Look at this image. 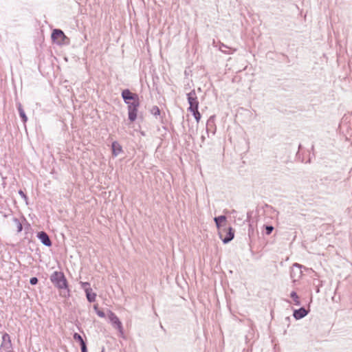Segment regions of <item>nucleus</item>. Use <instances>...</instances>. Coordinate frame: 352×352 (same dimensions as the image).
<instances>
[{"label":"nucleus","mask_w":352,"mask_h":352,"mask_svg":"<svg viewBox=\"0 0 352 352\" xmlns=\"http://www.w3.org/2000/svg\"><path fill=\"white\" fill-rule=\"evenodd\" d=\"M50 280L55 287L60 290V295L66 296V277L63 272L54 271L50 276Z\"/></svg>","instance_id":"nucleus-1"},{"label":"nucleus","mask_w":352,"mask_h":352,"mask_svg":"<svg viewBox=\"0 0 352 352\" xmlns=\"http://www.w3.org/2000/svg\"><path fill=\"white\" fill-rule=\"evenodd\" d=\"M219 237L224 243H227L232 241L234 236V230L231 227L221 228L219 230Z\"/></svg>","instance_id":"nucleus-2"},{"label":"nucleus","mask_w":352,"mask_h":352,"mask_svg":"<svg viewBox=\"0 0 352 352\" xmlns=\"http://www.w3.org/2000/svg\"><path fill=\"white\" fill-rule=\"evenodd\" d=\"M107 316L112 326L119 331L121 336H123L124 330L122 324L118 317L111 311H108Z\"/></svg>","instance_id":"nucleus-3"},{"label":"nucleus","mask_w":352,"mask_h":352,"mask_svg":"<svg viewBox=\"0 0 352 352\" xmlns=\"http://www.w3.org/2000/svg\"><path fill=\"white\" fill-rule=\"evenodd\" d=\"M51 38L54 43L61 45L66 36L63 30L60 29H54L52 32Z\"/></svg>","instance_id":"nucleus-4"},{"label":"nucleus","mask_w":352,"mask_h":352,"mask_svg":"<svg viewBox=\"0 0 352 352\" xmlns=\"http://www.w3.org/2000/svg\"><path fill=\"white\" fill-rule=\"evenodd\" d=\"M122 96L124 101L129 104H135L136 102H139V98L137 94H133L129 89L122 91Z\"/></svg>","instance_id":"nucleus-5"},{"label":"nucleus","mask_w":352,"mask_h":352,"mask_svg":"<svg viewBox=\"0 0 352 352\" xmlns=\"http://www.w3.org/2000/svg\"><path fill=\"white\" fill-rule=\"evenodd\" d=\"M188 101L189 103L188 110H192L193 109L199 107V101L195 90L191 91L187 95Z\"/></svg>","instance_id":"nucleus-6"},{"label":"nucleus","mask_w":352,"mask_h":352,"mask_svg":"<svg viewBox=\"0 0 352 352\" xmlns=\"http://www.w3.org/2000/svg\"><path fill=\"white\" fill-rule=\"evenodd\" d=\"M82 287L84 289L86 296L89 302H92L96 300V294L93 292L88 283H82Z\"/></svg>","instance_id":"nucleus-7"},{"label":"nucleus","mask_w":352,"mask_h":352,"mask_svg":"<svg viewBox=\"0 0 352 352\" xmlns=\"http://www.w3.org/2000/svg\"><path fill=\"white\" fill-rule=\"evenodd\" d=\"M139 105L140 102H136L135 104H129L128 106L129 119L131 122H134L137 118Z\"/></svg>","instance_id":"nucleus-8"},{"label":"nucleus","mask_w":352,"mask_h":352,"mask_svg":"<svg viewBox=\"0 0 352 352\" xmlns=\"http://www.w3.org/2000/svg\"><path fill=\"white\" fill-rule=\"evenodd\" d=\"M36 237L40 241L47 247H51L52 245V241L49 235L45 231H40L37 232Z\"/></svg>","instance_id":"nucleus-9"},{"label":"nucleus","mask_w":352,"mask_h":352,"mask_svg":"<svg viewBox=\"0 0 352 352\" xmlns=\"http://www.w3.org/2000/svg\"><path fill=\"white\" fill-rule=\"evenodd\" d=\"M12 349V342L10 335L4 333L2 336V343L1 344V349Z\"/></svg>","instance_id":"nucleus-10"},{"label":"nucleus","mask_w":352,"mask_h":352,"mask_svg":"<svg viewBox=\"0 0 352 352\" xmlns=\"http://www.w3.org/2000/svg\"><path fill=\"white\" fill-rule=\"evenodd\" d=\"M112 155L114 157L118 156L123 152L122 145L117 141H114L111 144Z\"/></svg>","instance_id":"nucleus-11"},{"label":"nucleus","mask_w":352,"mask_h":352,"mask_svg":"<svg viewBox=\"0 0 352 352\" xmlns=\"http://www.w3.org/2000/svg\"><path fill=\"white\" fill-rule=\"evenodd\" d=\"M74 340L76 342L78 343L81 346L82 352H87L86 344L82 339V338L78 333H74Z\"/></svg>","instance_id":"nucleus-12"},{"label":"nucleus","mask_w":352,"mask_h":352,"mask_svg":"<svg viewBox=\"0 0 352 352\" xmlns=\"http://www.w3.org/2000/svg\"><path fill=\"white\" fill-rule=\"evenodd\" d=\"M216 226L218 228V230H220L222 228V227L225 225L226 222V216L221 215L217 217L214 219Z\"/></svg>","instance_id":"nucleus-13"},{"label":"nucleus","mask_w":352,"mask_h":352,"mask_svg":"<svg viewBox=\"0 0 352 352\" xmlns=\"http://www.w3.org/2000/svg\"><path fill=\"white\" fill-rule=\"evenodd\" d=\"M17 109L19 111V117L21 119V121L23 123H25L28 121V117L25 113V111L21 103L17 104Z\"/></svg>","instance_id":"nucleus-14"},{"label":"nucleus","mask_w":352,"mask_h":352,"mask_svg":"<svg viewBox=\"0 0 352 352\" xmlns=\"http://www.w3.org/2000/svg\"><path fill=\"white\" fill-rule=\"evenodd\" d=\"M307 314V311L304 308H300L298 310L294 311V317L298 320L303 317H305Z\"/></svg>","instance_id":"nucleus-15"},{"label":"nucleus","mask_w":352,"mask_h":352,"mask_svg":"<svg viewBox=\"0 0 352 352\" xmlns=\"http://www.w3.org/2000/svg\"><path fill=\"white\" fill-rule=\"evenodd\" d=\"M13 222L15 223V225L16 226V228H17V232L19 233L21 232L22 230H23V225H22V223L20 221V220L16 218V217H14L13 218Z\"/></svg>","instance_id":"nucleus-16"},{"label":"nucleus","mask_w":352,"mask_h":352,"mask_svg":"<svg viewBox=\"0 0 352 352\" xmlns=\"http://www.w3.org/2000/svg\"><path fill=\"white\" fill-rule=\"evenodd\" d=\"M191 111L197 122H199L201 119V114L198 111V108L193 109L192 110H189Z\"/></svg>","instance_id":"nucleus-17"},{"label":"nucleus","mask_w":352,"mask_h":352,"mask_svg":"<svg viewBox=\"0 0 352 352\" xmlns=\"http://www.w3.org/2000/svg\"><path fill=\"white\" fill-rule=\"evenodd\" d=\"M290 296L293 299V301L295 305H300L299 297L295 292H292L290 294Z\"/></svg>","instance_id":"nucleus-18"},{"label":"nucleus","mask_w":352,"mask_h":352,"mask_svg":"<svg viewBox=\"0 0 352 352\" xmlns=\"http://www.w3.org/2000/svg\"><path fill=\"white\" fill-rule=\"evenodd\" d=\"M19 195L21 197L22 199H23V200L26 202V204H28V197L27 196V195L24 192L23 190H22L21 189H20L19 190Z\"/></svg>","instance_id":"nucleus-19"},{"label":"nucleus","mask_w":352,"mask_h":352,"mask_svg":"<svg viewBox=\"0 0 352 352\" xmlns=\"http://www.w3.org/2000/svg\"><path fill=\"white\" fill-rule=\"evenodd\" d=\"M38 279L36 277H35V276L32 277V278H30V283L32 285H36V284L38 283Z\"/></svg>","instance_id":"nucleus-20"},{"label":"nucleus","mask_w":352,"mask_h":352,"mask_svg":"<svg viewBox=\"0 0 352 352\" xmlns=\"http://www.w3.org/2000/svg\"><path fill=\"white\" fill-rule=\"evenodd\" d=\"M265 230H266V234L267 235H269L273 231L274 228L272 226H267L265 227Z\"/></svg>","instance_id":"nucleus-21"},{"label":"nucleus","mask_w":352,"mask_h":352,"mask_svg":"<svg viewBox=\"0 0 352 352\" xmlns=\"http://www.w3.org/2000/svg\"><path fill=\"white\" fill-rule=\"evenodd\" d=\"M96 313H97L98 316L101 317V318H104V316H105L104 313L102 311H100V310H98Z\"/></svg>","instance_id":"nucleus-22"},{"label":"nucleus","mask_w":352,"mask_h":352,"mask_svg":"<svg viewBox=\"0 0 352 352\" xmlns=\"http://www.w3.org/2000/svg\"><path fill=\"white\" fill-rule=\"evenodd\" d=\"M5 352H13L11 349H5Z\"/></svg>","instance_id":"nucleus-23"},{"label":"nucleus","mask_w":352,"mask_h":352,"mask_svg":"<svg viewBox=\"0 0 352 352\" xmlns=\"http://www.w3.org/2000/svg\"><path fill=\"white\" fill-rule=\"evenodd\" d=\"M0 198H1V196L0 195Z\"/></svg>","instance_id":"nucleus-24"}]
</instances>
